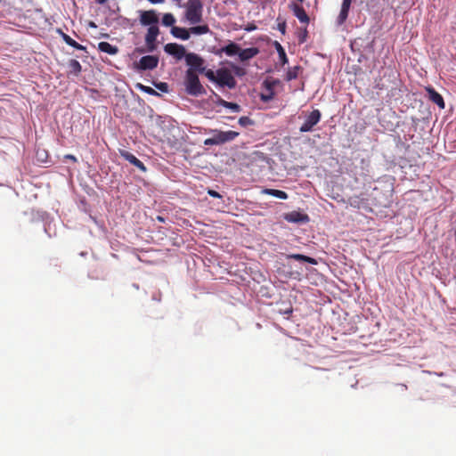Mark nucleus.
I'll use <instances>...</instances> for the list:
<instances>
[{
  "instance_id": "39",
  "label": "nucleus",
  "mask_w": 456,
  "mask_h": 456,
  "mask_svg": "<svg viewBox=\"0 0 456 456\" xmlns=\"http://www.w3.org/2000/svg\"><path fill=\"white\" fill-rule=\"evenodd\" d=\"M280 29L282 33L285 31V24L280 25Z\"/></svg>"
},
{
  "instance_id": "19",
  "label": "nucleus",
  "mask_w": 456,
  "mask_h": 456,
  "mask_svg": "<svg viewBox=\"0 0 456 456\" xmlns=\"http://www.w3.org/2000/svg\"><path fill=\"white\" fill-rule=\"evenodd\" d=\"M190 29H186L181 27L173 26L171 28V34L177 38L182 40H188L190 38Z\"/></svg>"
},
{
  "instance_id": "42",
  "label": "nucleus",
  "mask_w": 456,
  "mask_h": 456,
  "mask_svg": "<svg viewBox=\"0 0 456 456\" xmlns=\"http://www.w3.org/2000/svg\"><path fill=\"white\" fill-rule=\"evenodd\" d=\"M136 51L139 52V53H143L144 52L143 49H140V48H137Z\"/></svg>"
},
{
  "instance_id": "43",
  "label": "nucleus",
  "mask_w": 456,
  "mask_h": 456,
  "mask_svg": "<svg viewBox=\"0 0 456 456\" xmlns=\"http://www.w3.org/2000/svg\"><path fill=\"white\" fill-rule=\"evenodd\" d=\"M158 219H159V221H164V219H163L162 217H160V216H159V217H158Z\"/></svg>"
},
{
  "instance_id": "22",
  "label": "nucleus",
  "mask_w": 456,
  "mask_h": 456,
  "mask_svg": "<svg viewBox=\"0 0 456 456\" xmlns=\"http://www.w3.org/2000/svg\"><path fill=\"white\" fill-rule=\"evenodd\" d=\"M262 193L263 194H266V195H270V196H273V197H276V198H279V199H281V200H287L288 199V194L283 191H281V190H276V189H263L262 190Z\"/></svg>"
},
{
  "instance_id": "24",
  "label": "nucleus",
  "mask_w": 456,
  "mask_h": 456,
  "mask_svg": "<svg viewBox=\"0 0 456 456\" xmlns=\"http://www.w3.org/2000/svg\"><path fill=\"white\" fill-rule=\"evenodd\" d=\"M287 258L295 259V260H297V261L306 262V263H309L311 265H316L317 264L316 259H314L313 257H310V256H305V255H301V254H290V255L287 256Z\"/></svg>"
},
{
  "instance_id": "4",
  "label": "nucleus",
  "mask_w": 456,
  "mask_h": 456,
  "mask_svg": "<svg viewBox=\"0 0 456 456\" xmlns=\"http://www.w3.org/2000/svg\"><path fill=\"white\" fill-rule=\"evenodd\" d=\"M185 62L189 66L188 69H191L192 72L200 74L205 72V61L199 54L188 53L185 55Z\"/></svg>"
},
{
  "instance_id": "44",
  "label": "nucleus",
  "mask_w": 456,
  "mask_h": 456,
  "mask_svg": "<svg viewBox=\"0 0 456 456\" xmlns=\"http://www.w3.org/2000/svg\"><path fill=\"white\" fill-rule=\"evenodd\" d=\"M252 29V26H249V28H247L248 31H250Z\"/></svg>"
},
{
  "instance_id": "21",
  "label": "nucleus",
  "mask_w": 456,
  "mask_h": 456,
  "mask_svg": "<svg viewBox=\"0 0 456 456\" xmlns=\"http://www.w3.org/2000/svg\"><path fill=\"white\" fill-rule=\"evenodd\" d=\"M60 33H61V38L68 45H69L77 50L86 51V46L76 42L69 35H67L61 31H60Z\"/></svg>"
},
{
  "instance_id": "23",
  "label": "nucleus",
  "mask_w": 456,
  "mask_h": 456,
  "mask_svg": "<svg viewBox=\"0 0 456 456\" xmlns=\"http://www.w3.org/2000/svg\"><path fill=\"white\" fill-rule=\"evenodd\" d=\"M68 66L69 69V73L73 74L75 76H78L82 70L81 64L78 61L75 59L69 60Z\"/></svg>"
},
{
  "instance_id": "15",
  "label": "nucleus",
  "mask_w": 456,
  "mask_h": 456,
  "mask_svg": "<svg viewBox=\"0 0 456 456\" xmlns=\"http://www.w3.org/2000/svg\"><path fill=\"white\" fill-rule=\"evenodd\" d=\"M353 0H343L341 4V10L337 18V24L338 26H341L345 23L348 17L350 6Z\"/></svg>"
},
{
  "instance_id": "1",
  "label": "nucleus",
  "mask_w": 456,
  "mask_h": 456,
  "mask_svg": "<svg viewBox=\"0 0 456 456\" xmlns=\"http://www.w3.org/2000/svg\"><path fill=\"white\" fill-rule=\"evenodd\" d=\"M198 74L192 72L191 69H187L185 72L183 84L186 93L190 95L199 96L206 94V90L201 85Z\"/></svg>"
},
{
  "instance_id": "20",
  "label": "nucleus",
  "mask_w": 456,
  "mask_h": 456,
  "mask_svg": "<svg viewBox=\"0 0 456 456\" xmlns=\"http://www.w3.org/2000/svg\"><path fill=\"white\" fill-rule=\"evenodd\" d=\"M98 49L101 52L106 53L110 55H115L118 53V48L116 45H112L108 42H100L98 44Z\"/></svg>"
},
{
  "instance_id": "12",
  "label": "nucleus",
  "mask_w": 456,
  "mask_h": 456,
  "mask_svg": "<svg viewBox=\"0 0 456 456\" xmlns=\"http://www.w3.org/2000/svg\"><path fill=\"white\" fill-rule=\"evenodd\" d=\"M119 154L123 159L127 160L130 164L136 167L141 171H142V172L147 171L145 165L131 152H129L126 150H119Z\"/></svg>"
},
{
  "instance_id": "32",
  "label": "nucleus",
  "mask_w": 456,
  "mask_h": 456,
  "mask_svg": "<svg viewBox=\"0 0 456 456\" xmlns=\"http://www.w3.org/2000/svg\"><path fill=\"white\" fill-rule=\"evenodd\" d=\"M239 124L242 126H247L253 124V121L246 116L240 117L239 118Z\"/></svg>"
},
{
  "instance_id": "41",
  "label": "nucleus",
  "mask_w": 456,
  "mask_h": 456,
  "mask_svg": "<svg viewBox=\"0 0 456 456\" xmlns=\"http://www.w3.org/2000/svg\"><path fill=\"white\" fill-rule=\"evenodd\" d=\"M90 27L96 28V25H95V23H94V22L91 21V22H90Z\"/></svg>"
},
{
  "instance_id": "45",
  "label": "nucleus",
  "mask_w": 456,
  "mask_h": 456,
  "mask_svg": "<svg viewBox=\"0 0 456 456\" xmlns=\"http://www.w3.org/2000/svg\"><path fill=\"white\" fill-rule=\"evenodd\" d=\"M252 29V26H249V28H247L248 31H250Z\"/></svg>"
},
{
  "instance_id": "38",
  "label": "nucleus",
  "mask_w": 456,
  "mask_h": 456,
  "mask_svg": "<svg viewBox=\"0 0 456 456\" xmlns=\"http://www.w3.org/2000/svg\"><path fill=\"white\" fill-rule=\"evenodd\" d=\"M240 70H241V69H240V68H239V67H235V73H236L237 75H241Z\"/></svg>"
},
{
  "instance_id": "29",
  "label": "nucleus",
  "mask_w": 456,
  "mask_h": 456,
  "mask_svg": "<svg viewBox=\"0 0 456 456\" xmlns=\"http://www.w3.org/2000/svg\"><path fill=\"white\" fill-rule=\"evenodd\" d=\"M138 86H139V88H140L142 92H144V93H146V94H151V95H159V94H158V93H157L153 88H151V87H150V86H143V85H141V84H139V85H138Z\"/></svg>"
},
{
  "instance_id": "11",
  "label": "nucleus",
  "mask_w": 456,
  "mask_h": 456,
  "mask_svg": "<svg viewBox=\"0 0 456 456\" xmlns=\"http://www.w3.org/2000/svg\"><path fill=\"white\" fill-rule=\"evenodd\" d=\"M140 22L143 26H153L159 22V17L154 10L142 11L140 14Z\"/></svg>"
},
{
  "instance_id": "28",
  "label": "nucleus",
  "mask_w": 456,
  "mask_h": 456,
  "mask_svg": "<svg viewBox=\"0 0 456 456\" xmlns=\"http://www.w3.org/2000/svg\"><path fill=\"white\" fill-rule=\"evenodd\" d=\"M175 19L172 13H165L162 18V24L166 27H170L175 24Z\"/></svg>"
},
{
  "instance_id": "31",
  "label": "nucleus",
  "mask_w": 456,
  "mask_h": 456,
  "mask_svg": "<svg viewBox=\"0 0 456 456\" xmlns=\"http://www.w3.org/2000/svg\"><path fill=\"white\" fill-rule=\"evenodd\" d=\"M202 74H204L210 81L216 83V75L212 69H205V72H203Z\"/></svg>"
},
{
  "instance_id": "18",
  "label": "nucleus",
  "mask_w": 456,
  "mask_h": 456,
  "mask_svg": "<svg viewBox=\"0 0 456 456\" xmlns=\"http://www.w3.org/2000/svg\"><path fill=\"white\" fill-rule=\"evenodd\" d=\"M240 45L234 42H230L227 45L221 48V53H224L227 56L238 55L240 53Z\"/></svg>"
},
{
  "instance_id": "16",
  "label": "nucleus",
  "mask_w": 456,
  "mask_h": 456,
  "mask_svg": "<svg viewBox=\"0 0 456 456\" xmlns=\"http://www.w3.org/2000/svg\"><path fill=\"white\" fill-rule=\"evenodd\" d=\"M259 53V49L257 47H249L246 49H240L239 53V60L240 61H248Z\"/></svg>"
},
{
  "instance_id": "17",
  "label": "nucleus",
  "mask_w": 456,
  "mask_h": 456,
  "mask_svg": "<svg viewBox=\"0 0 456 456\" xmlns=\"http://www.w3.org/2000/svg\"><path fill=\"white\" fill-rule=\"evenodd\" d=\"M292 11L294 15L299 20L300 22L305 25L309 23L310 19L303 6L294 4L292 5Z\"/></svg>"
},
{
  "instance_id": "36",
  "label": "nucleus",
  "mask_w": 456,
  "mask_h": 456,
  "mask_svg": "<svg viewBox=\"0 0 456 456\" xmlns=\"http://www.w3.org/2000/svg\"><path fill=\"white\" fill-rule=\"evenodd\" d=\"M64 159H70L72 160L73 162H77V158L74 156V155H71V154H67L64 156Z\"/></svg>"
},
{
  "instance_id": "8",
  "label": "nucleus",
  "mask_w": 456,
  "mask_h": 456,
  "mask_svg": "<svg viewBox=\"0 0 456 456\" xmlns=\"http://www.w3.org/2000/svg\"><path fill=\"white\" fill-rule=\"evenodd\" d=\"M159 64V58L154 55H146L134 63L135 69L138 70H151L157 68Z\"/></svg>"
},
{
  "instance_id": "5",
  "label": "nucleus",
  "mask_w": 456,
  "mask_h": 456,
  "mask_svg": "<svg viewBox=\"0 0 456 456\" xmlns=\"http://www.w3.org/2000/svg\"><path fill=\"white\" fill-rule=\"evenodd\" d=\"M280 84L279 79L267 77L264 80L262 86L264 88V92L260 94V99L264 102H269L274 98V87Z\"/></svg>"
},
{
  "instance_id": "2",
  "label": "nucleus",
  "mask_w": 456,
  "mask_h": 456,
  "mask_svg": "<svg viewBox=\"0 0 456 456\" xmlns=\"http://www.w3.org/2000/svg\"><path fill=\"white\" fill-rule=\"evenodd\" d=\"M209 134L212 136L205 139L204 145L206 146L221 145L232 142L240 134L236 131H221L218 129H212L209 131Z\"/></svg>"
},
{
  "instance_id": "34",
  "label": "nucleus",
  "mask_w": 456,
  "mask_h": 456,
  "mask_svg": "<svg viewBox=\"0 0 456 456\" xmlns=\"http://www.w3.org/2000/svg\"><path fill=\"white\" fill-rule=\"evenodd\" d=\"M208 193L213 197V198H221V195L219 194V192L214 191V190H208Z\"/></svg>"
},
{
  "instance_id": "10",
  "label": "nucleus",
  "mask_w": 456,
  "mask_h": 456,
  "mask_svg": "<svg viewBox=\"0 0 456 456\" xmlns=\"http://www.w3.org/2000/svg\"><path fill=\"white\" fill-rule=\"evenodd\" d=\"M164 51L173 55L176 60H181L183 57L185 58L186 51L183 45L175 44V43H168L164 46Z\"/></svg>"
},
{
  "instance_id": "3",
  "label": "nucleus",
  "mask_w": 456,
  "mask_h": 456,
  "mask_svg": "<svg viewBox=\"0 0 456 456\" xmlns=\"http://www.w3.org/2000/svg\"><path fill=\"white\" fill-rule=\"evenodd\" d=\"M203 4L200 0H188L185 17L191 24H197L202 20Z\"/></svg>"
},
{
  "instance_id": "30",
  "label": "nucleus",
  "mask_w": 456,
  "mask_h": 456,
  "mask_svg": "<svg viewBox=\"0 0 456 456\" xmlns=\"http://www.w3.org/2000/svg\"><path fill=\"white\" fill-rule=\"evenodd\" d=\"M226 108L227 109H230L232 112H240L241 110V108L239 104L235 103V102H228L226 103Z\"/></svg>"
},
{
  "instance_id": "35",
  "label": "nucleus",
  "mask_w": 456,
  "mask_h": 456,
  "mask_svg": "<svg viewBox=\"0 0 456 456\" xmlns=\"http://www.w3.org/2000/svg\"><path fill=\"white\" fill-rule=\"evenodd\" d=\"M157 87L163 92L167 91V85L166 83H160L159 85L157 86Z\"/></svg>"
},
{
  "instance_id": "27",
  "label": "nucleus",
  "mask_w": 456,
  "mask_h": 456,
  "mask_svg": "<svg viewBox=\"0 0 456 456\" xmlns=\"http://www.w3.org/2000/svg\"><path fill=\"white\" fill-rule=\"evenodd\" d=\"M276 49H277L280 60L281 61V64L284 65V64L288 63L289 60H288V57L286 55L285 50L281 46V45L279 44V43H276Z\"/></svg>"
},
{
  "instance_id": "6",
  "label": "nucleus",
  "mask_w": 456,
  "mask_h": 456,
  "mask_svg": "<svg viewBox=\"0 0 456 456\" xmlns=\"http://www.w3.org/2000/svg\"><path fill=\"white\" fill-rule=\"evenodd\" d=\"M216 84L232 89L236 86V80L229 69H219L216 70Z\"/></svg>"
},
{
  "instance_id": "37",
  "label": "nucleus",
  "mask_w": 456,
  "mask_h": 456,
  "mask_svg": "<svg viewBox=\"0 0 456 456\" xmlns=\"http://www.w3.org/2000/svg\"><path fill=\"white\" fill-rule=\"evenodd\" d=\"M149 2H151V4H160L163 2V0H148Z\"/></svg>"
},
{
  "instance_id": "13",
  "label": "nucleus",
  "mask_w": 456,
  "mask_h": 456,
  "mask_svg": "<svg viewBox=\"0 0 456 456\" xmlns=\"http://www.w3.org/2000/svg\"><path fill=\"white\" fill-rule=\"evenodd\" d=\"M284 218L289 223L296 224H305L309 221V216L306 214L296 210L285 214Z\"/></svg>"
},
{
  "instance_id": "40",
  "label": "nucleus",
  "mask_w": 456,
  "mask_h": 456,
  "mask_svg": "<svg viewBox=\"0 0 456 456\" xmlns=\"http://www.w3.org/2000/svg\"><path fill=\"white\" fill-rule=\"evenodd\" d=\"M98 4H104L105 2H107L108 0H96Z\"/></svg>"
},
{
  "instance_id": "14",
  "label": "nucleus",
  "mask_w": 456,
  "mask_h": 456,
  "mask_svg": "<svg viewBox=\"0 0 456 456\" xmlns=\"http://www.w3.org/2000/svg\"><path fill=\"white\" fill-rule=\"evenodd\" d=\"M426 91L428 93L429 101L436 104L441 110H444L445 108V102L444 101V98L438 92H436L431 86L426 87Z\"/></svg>"
},
{
  "instance_id": "26",
  "label": "nucleus",
  "mask_w": 456,
  "mask_h": 456,
  "mask_svg": "<svg viewBox=\"0 0 456 456\" xmlns=\"http://www.w3.org/2000/svg\"><path fill=\"white\" fill-rule=\"evenodd\" d=\"M190 32L195 35H203L209 32V28L208 25L195 26L190 28Z\"/></svg>"
},
{
  "instance_id": "9",
  "label": "nucleus",
  "mask_w": 456,
  "mask_h": 456,
  "mask_svg": "<svg viewBox=\"0 0 456 456\" xmlns=\"http://www.w3.org/2000/svg\"><path fill=\"white\" fill-rule=\"evenodd\" d=\"M159 34V29L157 25L149 27L145 36V43L148 52H153L156 49V40Z\"/></svg>"
},
{
  "instance_id": "25",
  "label": "nucleus",
  "mask_w": 456,
  "mask_h": 456,
  "mask_svg": "<svg viewBox=\"0 0 456 456\" xmlns=\"http://www.w3.org/2000/svg\"><path fill=\"white\" fill-rule=\"evenodd\" d=\"M302 69L300 66H294L289 68L287 71L285 79L287 81H291L297 78L299 71Z\"/></svg>"
},
{
  "instance_id": "33",
  "label": "nucleus",
  "mask_w": 456,
  "mask_h": 456,
  "mask_svg": "<svg viewBox=\"0 0 456 456\" xmlns=\"http://www.w3.org/2000/svg\"><path fill=\"white\" fill-rule=\"evenodd\" d=\"M216 98H217V101H216V104L217 105H220V106H223L224 108H226V103L228 102L227 101L222 99L219 95L216 94Z\"/></svg>"
},
{
  "instance_id": "7",
  "label": "nucleus",
  "mask_w": 456,
  "mask_h": 456,
  "mask_svg": "<svg viewBox=\"0 0 456 456\" xmlns=\"http://www.w3.org/2000/svg\"><path fill=\"white\" fill-rule=\"evenodd\" d=\"M322 118V113L319 110H314L306 116L304 123L299 128L301 133H306L313 130L314 126L317 125Z\"/></svg>"
}]
</instances>
